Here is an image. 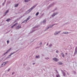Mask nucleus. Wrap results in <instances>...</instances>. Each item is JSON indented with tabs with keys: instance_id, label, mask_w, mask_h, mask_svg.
Instances as JSON below:
<instances>
[{
	"instance_id": "3",
	"label": "nucleus",
	"mask_w": 77,
	"mask_h": 77,
	"mask_svg": "<svg viewBox=\"0 0 77 77\" xmlns=\"http://www.w3.org/2000/svg\"><path fill=\"white\" fill-rule=\"evenodd\" d=\"M57 23H54L53 25H52L49 26L48 27V29H50V28H51L53 27V26H55V25H57Z\"/></svg>"
},
{
	"instance_id": "24",
	"label": "nucleus",
	"mask_w": 77,
	"mask_h": 77,
	"mask_svg": "<svg viewBox=\"0 0 77 77\" xmlns=\"http://www.w3.org/2000/svg\"><path fill=\"white\" fill-rule=\"evenodd\" d=\"M39 14V12H38L36 14V16H38Z\"/></svg>"
},
{
	"instance_id": "18",
	"label": "nucleus",
	"mask_w": 77,
	"mask_h": 77,
	"mask_svg": "<svg viewBox=\"0 0 77 77\" xmlns=\"http://www.w3.org/2000/svg\"><path fill=\"white\" fill-rule=\"evenodd\" d=\"M36 58H38V59H39L40 58V57H39V56H37L35 57Z\"/></svg>"
},
{
	"instance_id": "43",
	"label": "nucleus",
	"mask_w": 77,
	"mask_h": 77,
	"mask_svg": "<svg viewBox=\"0 0 77 77\" xmlns=\"http://www.w3.org/2000/svg\"><path fill=\"white\" fill-rule=\"evenodd\" d=\"M48 45V43L47 44V45H46V46Z\"/></svg>"
},
{
	"instance_id": "33",
	"label": "nucleus",
	"mask_w": 77,
	"mask_h": 77,
	"mask_svg": "<svg viewBox=\"0 0 77 77\" xmlns=\"http://www.w3.org/2000/svg\"><path fill=\"white\" fill-rule=\"evenodd\" d=\"M48 29H49V28H46L45 29V31H46V30H48Z\"/></svg>"
},
{
	"instance_id": "23",
	"label": "nucleus",
	"mask_w": 77,
	"mask_h": 77,
	"mask_svg": "<svg viewBox=\"0 0 77 77\" xmlns=\"http://www.w3.org/2000/svg\"><path fill=\"white\" fill-rule=\"evenodd\" d=\"M56 77H60V75H59V73H58V74H57L56 75Z\"/></svg>"
},
{
	"instance_id": "27",
	"label": "nucleus",
	"mask_w": 77,
	"mask_h": 77,
	"mask_svg": "<svg viewBox=\"0 0 77 77\" xmlns=\"http://www.w3.org/2000/svg\"><path fill=\"white\" fill-rule=\"evenodd\" d=\"M56 10H57V8H55L53 10V12H54L55 11H56Z\"/></svg>"
},
{
	"instance_id": "32",
	"label": "nucleus",
	"mask_w": 77,
	"mask_h": 77,
	"mask_svg": "<svg viewBox=\"0 0 77 77\" xmlns=\"http://www.w3.org/2000/svg\"><path fill=\"white\" fill-rule=\"evenodd\" d=\"M6 14H7L6 12L5 13V15H4V16H6Z\"/></svg>"
},
{
	"instance_id": "41",
	"label": "nucleus",
	"mask_w": 77,
	"mask_h": 77,
	"mask_svg": "<svg viewBox=\"0 0 77 77\" xmlns=\"http://www.w3.org/2000/svg\"><path fill=\"white\" fill-rule=\"evenodd\" d=\"M42 42H41L40 43V45H42Z\"/></svg>"
},
{
	"instance_id": "19",
	"label": "nucleus",
	"mask_w": 77,
	"mask_h": 77,
	"mask_svg": "<svg viewBox=\"0 0 77 77\" xmlns=\"http://www.w3.org/2000/svg\"><path fill=\"white\" fill-rule=\"evenodd\" d=\"M61 56H62L63 57H64V54H63V53H61Z\"/></svg>"
},
{
	"instance_id": "13",
	"label": "nucleus",
	"mask_w": 77,
	"mask_h": 77,
	"mask_svg": "<svg viewBox=\"0 0 77 77\" xmlns=\"http://www.w3.org/2000/svg\"><path fill=\"white\" fill-rule=\"evenodd\" d=\"M63 34H68L69 33L68 32H63Z\"/></svg>"
},
{
	"instance_id": "1",
	"label": "nucleus",
	"mask_w": 77,
	"mask_h": 77,
	"mask_svg": "<svg viewBox=\"0 0 77 77\" xmlns=\"http://www.w3.org/2000/svg\"><path fill=\"white\" fill-rule=\"evenodd\" d=\"M36 5H35L33 6L32 7H31L26 12V14H29V13H30L32 11V9H33L34 8H36Z\"/></svg>"
},
{
	"instance_id": "16",
	"label": "nucleus",
	"mask_w": 77,
	"mask_h": 77,
	"mask_svg": "<svg viewBox=\"0 0 77 77\" xmlns=\"http://www.w3.org/2000/svg\"><path fill=\"white\" fill-rule=\"evenodd\" d=\"M77 54V51H75L74 55H75V54Z\"/></svg>"
},
{
	"instance_id": "6",
	"label": "nucleus",
	"mask_w": 77,
	"mask_h": 77,
	"mask_svg": "<svg viewBox=\"0 0 77 77\" xmlns=\"http://www.w3.org/2000/svg\"><path fill=\"white\" fill-rule=\"evenodd\" d=\"M61 31L57 32H56L54 33V35H57L58 33H59Z\"/></svg>"
},
{
	"instance_id": "20",
	"label": "nucleus",
	"mask_w": 77,
	"mask_h": 77,
	"mask_svg": "<svg viewBox=\"0 0 77 77\" xmlns=\"http://www.w3.org/2000/svg\"><path fill=\"white\" fill-rule=\"evenodd\" d=\"M10 20H11V19H10V18H8L6 20V21H8V22L9 21H10Z\"/></svg>"
},
{
	"instance_id": "10",
	"label": "nucleus",
	"mask_w": 77,
	"mask_h": 77,
	"mask_svg": "<svg viewBox=\"0 0 77 77\" xmlns=\"http://www.w3.org/2000/svg\"><path fill=\"white\" fill-rule=\"evenodd\" d=\"M62 73H63V75L64 76V77H66V74H65V72H64L62 70Z\"/></svg>"
},
{
	"instance_id": "9",
	"label": "nucleus",
	"mask_w": 77,
	"mask_h": 77,
	"mask_svg": "<svg viewBox=\"0 0 77 77\" xmlns=\"http://www.w3.org/2000/svg\"><path fill=\"white\" fill-rule=\"evenodd\" d=\"M54 5V3H53L51 4L49 6V8H51V6H53Z\"/></svg>"
},
{
	"instance_id": "21",
	"label": "nucleus",
	"mask_w": 77,
	"mask_h": 77,
	"mask_svg": "<svg viewBox=\"0 0 77 77\" xmlns=\"http://www.w3.org/2000/svg\"><path fill=\"white\" fill-rule=\"evenodd\" d=\"M30 16H29V17L27 18L26 20L27 21H28V20H29L30 19Z\"/></svg>"
},
{
	"instance_id": "47",
	"label": "nucleus",
	"mask_w": 77,
	"mask_h": 77,
	"mask_svg": "<svg viewBox=\"0 0 77 77\" xmlns=\"http://www.w3.org/2000/svg\"><path fill=\"white\" fill-rule=\"evenodd\" d=\"M48 59H49V58H47V60H48Z\"/></svg>"
},
{
	"instance_id": "7",
	"label": "nucleus",
	"mask_w": 77,
	"mask_h": 77,
	"mask_svg": "<svg viewBox=\"0 0 77 77\" xmlns=\"http://www.w3.org/2000/svg\"><path fill=\"white\" fill-rule=\"evenodd\" d=\"M53 60H54L55 62H57L58 61V59L56 58H53Z\"/></svg>"
},
{
	"instance_id": "30",
	"label": "nucleus",
	"mask_w": 77,
	"mask_h": 77,
	"mask_svg": "<svg viewBox=\"0 0 77 77\" xmlns=\"http://www.w3.org/2000/svg\"><path fill=\"white\" fill-rule=\"evenodd\" d=\"M45 22H46V21H45V20H43V23H45Z\"/></svg>"
},
{
	"instance_id": "37",
	"label": "nucleus",
	"mask_w": 77,
	"mask_h": 77,
	"mask_svg": "<svg viewBox=\"0 0 77 77\" xmlns=\"http://www.w3.org/2000/svg\"><path fill=\"white\" fill-rule=\"evenodd\" d=\"M5 2H3V3H2V5H3V6H4V5H5Z\"/></svg>"
},
{
	"instance_id": "31",
	"label": "nucleus",
	"mask_w": 77,
	"mask_h": 77,
	"mask_svg": "<svg viewBox=\"0 0 77 77\" xmlns=\"http://www.w3.org/2000/svg\"><path fill=\"white\" fill-rule=\"evenodd\" d=\"M37 28H38V27L37 26H35L34 27V29H37Z\"/></svg>"
},
{
	"instance_id": "49",
	"label": "nucleus",
	"mask_w": 77,
	"mask_h": 77,
	"mask_svg": "<svg viewBox=\"0 0 77 77\" xmlns=\"http://www.w3.org/2000/svg\"><path fill=\"white\" fill-rule=\"evenodd\" d=\"M74 74H75V72H74Z\"/></svg>"
},
{
	"instance_id": "4",
	"label": "nucleus",
	"mask_w": 77,
	"mask_h": 77,
	"mask_svg": "<svg viewBox=\"0 0 77 77\" xmlns=\"http://www.w3.org/2000/svg\"><path fill=\"white\" fill-rule=\"evenodd\" d=\"M8 63V61L5 62L2 64V66H5V64H7V63Z\"/></svg>"
},
{
	"instance_id": "46",
	"label": "nucleus",
	"mask_w": 77,
	"mask_h": 77,
	"mask_svg": "<svg viewBox=\"0 0 77 77\" xmlns=\"http://www.w3.org/2000/svg\"><path fill=\"white\" fill-rule=\"evenodd\" d=\"M35 63H32V65H35Z\"/></svg>"
},
{
	"instance_id": "29",
	"label": "nucleus",
	"mask_w": 77,
	"mask_h": 77,
	"mask_svg": "<svg viewBox=\"0 0 77 77\" xmlns=\"http://www.w3.org/2000/svg\"><path fill=\"white\" fill-rule=\"evenodd\" d=\"M9 12V10H8L6 11V13L7 14V13H8V12Z\"/></svg>"
},
{
	"instance_id": "26",
	"label": "nucleus",
	"mask_w": 77,
	"mask_h": 77,
	"mask_svg": "<svg viewBox=\"0 0 77 77\" xmlns=\"http://www.w3.org/2000/svg\"><path fill=\"white\" fill-rule=\"evenodd\" d=\"M75 51H77V46H76L75 47Z\"/></svg>"
},
{
	"instance_id": "14",
	"label": "nucleus",
	"mask_w": 77,
	"mask_h": 77,
	"mask_svg": "<svg viewBox=\"0 0 77 77\" xmlns=\"http://www.w3.org/2000/svg\"><path fill=\"white\" fill-rule=\"evenodd\" d=\"M27 21L26 20H25L24 21L22 22L21 24H23V23H26Z\"/></svg>"
},
{
	"instance_id": "28",
	"label": "nucleus",
	"mask_w": 77,
	"mask_h": 77,
	"mask_svg": "<svg viewBox=\"0 0 77 77\" xmlns=\"http://www.w3.org/2000/svg\"><path fill=\"white\" fill-rule=\"evenodd\" d=\"M18 25V23H15L14 25V26H17Z\"/></svg>"
},
{
	"instance_id": "22",
	"label": "nucleus",
	"mask_w": 77,
	"mask_h": 77,
	"mask_svg": "<svg viewBox=\"0 0 77 77\" xmlns=\"http://www.w3.org/2000/svg\"><path fill=\"white\" fill-rule=\"evenodd\" d=\"M30 16H29V17L27 18L26 20L27 21H28V20H29L30 19Z\"/></svg>"
},
{
	"instance_id": "2",
	"label": "nucleus",
	"mask_w": 77,
	"mask_h": 77,
	"mask_svg": "<svg viewBox=\"0 0 77 77\" xmlns=\"http://www.w3.org/2000/svg\"><path fill=\"white\" fill-rule=\"evenodd\" d=\"M17 51H15L13 52V53H11V54H10L9 55H8V57L7 58H5V60H6V59H8V58H9L10 57H11V56H12V54H14V53H17Z\"/></svg>"
},
{
	"instance_id": "42",
	"label": "nucleus",
	"mask_w": 77,
	"mask_h": 77,
	"mask_svg": "<svg viewBox=\"0 0 77 77\" xmlns=\"http://www.w3.org/2000/svg\"><path fill=\"white\" fill-rule=\"evenodd\" d=\"M8 3H9V4H11V2H8Z\"/></svg>"
},
{
	"instance_id": "39",
	"label": "nucleus",
	"mask_w": 77,
	"mask_h": 77,
	"mask_svg": "<svg viewBox=\"0 0 77 77\" xmlns=\"http://www.w3.org/2000/svg\"><path fill=\"white\" fill-rule=\"evenodd\" d=\"M17 21V20H15V21L14 22V23H16Z\"/></svg>"
},
{
	"instance_id": "38",
	"label": "nucleus",
	"mask_w": 77,
	"mask_h": 77,
	"mask_svg": "<svg viewBox=\"0 0 77 77\" xmlns=\"http://www.w3.org/2000/svg\"><path fill=\"white\" fill-rule=\"evenodd\" d=\"M11 70V69L9 68L8 69V71H10Z\"/></svg>"
},
{
	"instance_id": "15",
	"label": "nucleus",
	"mask_w": 77,
	"mask_h": 77,
	"mask_svg": "<svg viewBox=\"0 0 77 77\" xmlns=\"http://www.w3.org/2000/svg\"><path fill=\"white\" fill-rule=\"evenodd\" d=\"M19 5L18 4H15L14 5L15 7H18V6Z\"/></svg>"
},
{
	"instance_id": "17",
	"label": "nucleus",
	"mask_w": 77,
	"mask_h": 77,
	"mask_svg": "<svg viewBox=\"0 0 77 77\" xmlns=\"http://www.w3.org/2000/svg\"><path fill=\"white\" fill-rule=\"evenodd\" d=\"M57 63L58 65H62V63L61 62H58Z\"/></svg>"
},
{
	"instance_id": "25",
	"label": "nucleus",
	"mask_w": 77,
	"mask_h": 77,
	"mask_svg": "<svg viewBox=\"0 0 77 77\" xmlns=\"http://www.w3.org/2000/svg\"><path fill=\"white\" fill-rule=\"evenodd\" d=\"M52 46H53V45H52V44H50V45H49V47H51Z\"/></svg>"
},
{
	"instance_id": "36",
	"label": "nucleus",
	"mask_w": 77,
	"mask_h": 77,
	"mask_svg": "<svg viewBox=\"0 0 77 77\" xmlns=\"http://www.w3.org/2000/svg\"><path fill=\"white\" fill-rule=\"evenodd\" d=\"M56 53H59V51H58V50H57L56 51Z\"/></svg>"
},
{
	"instance_id": "45",
	"label": "nucleus",
	"mask_w": 77,
	"mask_h": 77,
	"mask_svg": "<svg viewBox=\"0 0 77 77\" xmlns=\"http://www.w3.org/2000/svg\"><path fill=\"white\" fill-rule=\"evenodd\" d=\"M67 72V75H69L68 73V72Z\"/></svg>"
},
{
	"instance_id": "34",
	"label": "nucleus",
	"mask_w": 77,
	"mask_h": 77,
	"mask_svg": "<svg viewBox=\"0 0 77 77\" xmlns=\"http://www.w3.org/2000/svg\"><path fill=\"white\" fill-rule=\"evenodd\" d=\"M14 26H15V25H13V26H11V28H13V27H14Z\"/></svg>"
},
{
	"instance_id": "40",
	"label": "nucleus",
	"mask_w": 77,
	"mask_h": 77,
	"mask_svg": "<svg viewBox=\"0 0 77 77\" xmlns=\"http://www.w3.org/2000/svg\"><path fill=\"white\" fill-rule=\"evenodd\" d=\"M14 74H15V72H13V73H12V75H14Z\"/></svg>"
},
{
	"instance_id": "11",
	"label": "nucleus",
	"mask_w": 77,
	"mask_h": 77,
	"mask_svg": "<svg viewBox=\"0 0 77 77\" xmlns=\"http://www.w3.org/2000/svg\"><path fill=\"white\" fill-rule=\"evenodd\" d=\"M21 26L18 25L17 26V27L16 29H18L19 28H20Z\"/></svg>"
},
{
	"instance_id": "48",
	"label": "nucleus",
	"mask_w": 77,
	"mask_h": 77,
	"mask_svg": "<svg viewBox=\"0 0 77 77\" xmlns=\"http://www.w3.org/2000/svg\"><path fill=\"white\" fill-rule=\"evenodd\" d=\"M65 54H67V53H66Z\"/></svg>"
},
{
	"instance_id": "12",
	"label": "nucleus",
	"mask_w": 77,
	"mask_h": 77,
	"mask_svg": "<svg viewBox=\"0 0 77 77\" xmlns=\"http://www.w3.org/2000/svg\"><path fill=\"white\" fill-rule=\"evenodd\" d=\"M31 0H24V2L27 3V2H29V1H30Z\"/></svg>"
},
{
	"instance_id": "5",
	"label": "nucleus",
	"mask_w": 77,
	"mask_h": 77,
	"mask_svg": "<svg viewBox=\"0 0 77 77\" xmlns=\"http://www.w3.org/2000/svg\"><path fill=\"white\" fill-rule=\"evenodd\" d=\"M57 14H58V12L54 13L52 15H51V17H54V16H55V15H57Z\"/></svg>"
},
{
	"instance_id": "44",
	"label": "nucleus",
	"mask_w": 77,
	"mask_h": 77,
	"mask_svg": "<svg viewBox=\"0 0 77 77\" xmlns=\"http://www.w3.org/2000/svg\"><path fill=\"white\" fill-rule=\"evenodd\" d=\"M6 0H5V1H4V3H5L6 2Z\"/></svg>"
},
{
	"instance_id": "8",
	"label": "nucleus",
	"mask_w": 77,
	"mask_h": 77,
	"mask_svg": "<svg viewBox=\"0 0 77 77\" xmlns=\"http://www.w3.org/2000/svg\"><path fill=\"white\" fill-rule=\"evenodd\" d=\"M11 50V48H10L9 49H8V50L7 51V52H6V53H4V55H5V54H7V53H8V52H9V51H10V50Z\"/></svg>"
},
{
	"instance_id": "35",
	"label": "nucleus",
	"mask_w": 77,
	"mask_h": 77,
	"mask_svg": "<svg viewBox=\"0 0 77 77\" xmlns=\"http://www.w3.org/2000/svg\"><path fill=\"white\" fill-rule=\"evenodd\" d=\"M7 44H9V41L8 40L7 41Z\"/></svg>"
}]
</instances>
